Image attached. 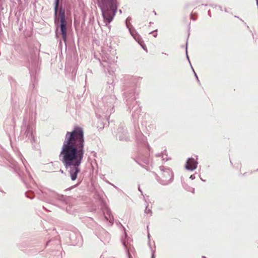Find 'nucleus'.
Wrapping results in <instances>:
<instances>
[{
    "label": "nucleus",
    "mask_w": 258,
    "mask_h": 258,
    "mask_svg": "<svg viewBox=\"0 0 258 258\" xmlns=\"http://www.w3.org/2000/svg\"><path fill=\"white\" fill-rule=\"evenodd\" d=\"M116 54V52L115 51H112V55L113 56H110L108 54H107V55H106L104 57V59H103V61L104 62H107V61H109V63H111V62H114L115 61H116V59L117 58V57H115V55Z\"/></svg>",
    "instance_id": "obj_7"
},
{
    "label": "nucleus",
    "mask_w": 258,
    "mask_h": 258,
    "mask_svg": "<svg viewBox=\"0 0 258 258\" xmlns=\"http://www.w3.org/2000/svg\"><path fill=\"white\" fill-rule=\"evenodd\" d=\"M59 17L60 20V28L62 39L64 42L66 41L67 33H66V24L67 22L65 18L64 9L60 8L59 12Z\"/></svg>",
    "instance_id": "obj_4"
},
{
    "label": "nucleus",
    "mask_w": 258,
    "mask_h": 258,
    "mask_svg": "<svg viewBox=\"0 0 258 258\" xmlns=\"http://www.w3.org/2000/svg\"><path fill=\"white\" fill-rule=\"evenodd\" d=\"M157 33H156V34H155L154 35V37H157Z\"/></svg>",
    "instance_id": "obj_15"
},
{
    "label": "nucleus",
    "mask_w": 258,
    "mask_h": 258,
    "mask_svg": "<svg viewBox=\"0 0 258 258\" xmlns=\"http://www.w3.org/2000/svg\"><path fill=\"white\" fill-rule=\"evenodd\" d=\"M161 173L160 175V182L163 185H167L172 181L173 173L168 168L163 166L160 167Z\"/></svg>",
    "instance_id": "obj_3"
},
{
    "label": "nucleus",
    "mask_w": 258,
    "mask_h": 258,
    "mask_svg": "<svg viewBox=\"0 0 258 258\" xmlns=\"http://www.w3.org/2000/svg\"><path fill=\"white\" fill-rule=\"evenodd\" d=\"M152 258H154V255L153 254L152 255Z\"/></svg>",
    "instance_id": "obj_20"
},
{
    "label": "nucleus",
    "mask_w": 258,
    "mask_h": 258,
    "mask_svg": "<svg viewBox=\"0 0 258 258\" xmlns=\"http://www.w3.org/2000/svg\"><path fill=\"white\" fill-rule=\"evenodd\" d=\"M256 5H257V8H258V0H256Z\"/></svg>",
    "instance_id": "obj_16"
},
{
    "label": "nucleus",
    "mask_w": 258,
    "mask_h": 258,
    "mask_svg": "<svg viewBox=\"0 0 258 258\" xmlns=\"http://www.w3.org/2000/svg\"><path fill=\"white\" fill-rule=\"evenodd\" d=\"M58 199L60 200H64L65 198L63 196L61 195V196H58Z\"/></svg>",
    "instance_id": "obj_10"
},
{
    "label": "nucleus",
    "mask_w": 258,
    "mask_h": 258,
    "mask_svg": "<svg viewBox=\"0 0 258 258\" xmlns=\"http://www.w3.org/2000/svg\"><path fill=\"white\" fill-rule=\"evenodd\" d=\"M225 12H227V10H226V9H225Z\"/></svg>",
    "instance_id": "obj_19"
},
{
    "label": "nucleus",
    "mask_w": 258,
    "mask_h": 258,
    "mask_svg": "<svg viewBox=\"0 0 258 258\" xmlns=\"http://www.w3.org/2000/svg\"><path fill=\"white\" fill-rule=\"evenodd\" d=\"M84 132L82 127L75 126L71 132H67L59 159L70 174L72 180L77 179L80 166L85 154Z\"/></svg>",
    "instance_id": "obj_1"
},
{
    "label": "nucleus",
    "mask_w": 258,
    "mask_h": 258,
    "mask_svg": "<svg viewBox=\"0 0 258 258\" xmlns=\"http://www.w3.org/2000/svg\"><path fill=\"white\" fill-rule=\"evenodd\" d=\"M138 189H139V190L140 191H141V189H140V187H139Z\"/></svg>",
    "instance_id": "obj_17"
},
{
    "label": "nucleus",
    "mask_w": 258,
    "mask_h": 258,
    "mask_svg": "<svg viewBox=\"0 0 258 258\" xmlns=\"http://www.w3.org/2000/svg\"><path fill=\"white\" fill-rule=\"evenodd\" d=\"M192 71H193V72H194V73L195 76V77H196V79L197 80V81H198V82H200V81H199V78H198V77L197 75L196 74V73H195V71H194V70L193 69H192Z\"/></svg>",
    "instance_id": "obj_12"
},
{
    "label": "nucleus",
    "mask_w": 258,
    "mask_h": 258,
    "mask_svg": "<svg viewBox=\"0 0 258 258\" xmlns=\"http://www.w3.org/2000/svg\"><path fill=\"white\" fill-rule=\"evenodd\" d=\"M128 256H129V258H131L130 255H128Z\"/></svg>",
    "instance_id": "obj_22"
},
{
    "label": "nucleus",
    "mask_w": 258,
    "mask_h": 258,
    "mask_svg": "<svg viewBox=\"0 0 258 258\" xmlns=\"http://www.w3.org/2000/svg\"><path fill=\"white\" fill-rule=\"evenodd\" d=\"M59 0H55L54 6V15L56 17L57 14V10L59 5Z\"/></svg>",
    "instance_id": "obj_8"
},
{
    "label": "nucleus",
    "mask_w": 258,
    "mask_h": 258,
    "mask_svg": "<svg viewBox=\"0 0 258 258\" xmlns=\"http://www.w3.org/2000/svg\"><path fill=\"white\" fill-rule=\"evenodd\" d=\"M149 236H150V234H149V233H148V237H149Z\"/></svg>",
    "instance_id": "obj_21"
},
{
    "label": "nucleus",
    "mask_w": 258,
    "mask_h": 258,
    "mask_svg": "<svg viewBox=\"0 0 258 258\" xmlns=\"http://www.w3.org/2000/svg\"><path fill=\"white\" fill-rule=\"evenodd\" d=\"M202 258H206L205 256H202Z\"/></svg>",
    "instance_id": "obj_18"
},
{
    "label": "nucleus",
    "mask_w": 258,
    "mask_h": 258,
    "mask_svg": "<svg viewBox=\"0 0 258 258\" xmlns=\"http://www.w3.org/2000/svg\"><path fill=\"white\" fill-rule=\"evenodd\" d=\"M117 137H118L120 140H122L124 138L123 137L121 136L119 134L117 135Z\"/></svg>",
    "instance_id": "obj_11"
},
{
    "label": "nucleus",
    "mask_w": 258,
    "mask_h": 258,
    "mask_svg": "<svg viewBox=\"0 0 258 258\" xmlns=\"http://www.w3.org/2000/svg\"><path fill=\"white\" fill-rule=\"evenodd\" d=\"M197 158L194 159V158H189L185 164V169L187 170L194 171L197 169L198 166Z\"/></svg>",
    "instance_id": "obj_5"
},
{
    "label": "nucleus",
    "mask_w": 258,
    "mask_h": 258,
    "mask_svg": "<svg viewBox=\"0 0 258 258\" xmlns=\"http://www.w3.org/2000/svg\"><path fill=\"white\" fill-rule=\"evenodd\" d=\"M130 32L132 36L134 37L135 40L137 41L139 44L141 45V46L142 47V48L147 51V49L145 48L144 46L143 45V41L141 40L140 36L136 33V31H132L131 29H129Z\"/></svg>",
    "instance_id": "obj_6"
},
{
    "label": "nucleus",
    "mask_w": 258,
    "mask_h": 258,
    "mask_svg": "<svg viewBox=\"0 0 258 258\" xmlns=\"http://www.w3.org/2000/svg\"><path fill=\"white\" fill-rule=\"evenodd\" d=\"M189 178H190V179H191V180H194V179H195V175H190V177H189Z\"/></svg>",
    "instance_id": "obj_13"
},
{
    "label": "nucleus",
    "mask_w": 258,
    "mask_h": 258,
    "mask_svg": "<svg viewBox=\"0 0 258 258\" xmlns=\"http://www.w3.org/2000/svg\"><path fill=\"white\" fill-rule=\"evenodd\" d=\"M186 57H187V59L189 60V58H188V55H187V50L186 51Z\"/></svg>",
    "instance_id": "obj_14"
},
{
    "label": "nucleus",
    "mask_w": 258,
    "mask_h": 258,
    "mask_svg": "<svg viewBox=\"0 0 258 258\" xmlns=\"http://www.w3.org/2000/svg\"><path fill=\"white\" fill-rule=\"evenodd\" d=\"M145 213L147 215L149 214L150 216L152 215V211L151 209H148L147 206H146V209L145 210Z\"/></svg>",
    "instance_id": "obj_9"
},
{
    "label": "nucleus",
    "mask_w": 258,
    "mask_h": 258,
    "mask_svg": "<svg viewBox=\"0 0 258 258\" xmlns=\"http://www.w3.org/2000/svg\"><path fill=\"white\" fill-rule=\"evenodd\" d=\"M104 19L107 26L113 19L117 11L116 0H97Z\"/></svg>",
    "instance_id": "obj_2"
}]
</instances>
